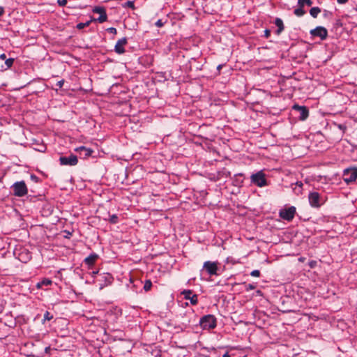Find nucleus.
Instances as JSON below:
<instances>
[{
  "mask_svg": "<svg viewBox=\"0 0 357 357\" xmlns=\"http://www.w3.org/2000/svg\"><path fill=\"white\" fill-rule=\"evenodd\" d=\"M199 325L204 330L213 329L217 326V319L213 314H207L203 316L199 321Z\"/></svg>",
  "mask_w": 357,
  "mask_h": 357,
  "instance_id": "f257e3e1",
  "label": "nucleus"
},
{
  "mask_svg": "<svg viewBox=\"0 0 357 357\" xmlns=\"http://www.w3.org/2000/svg\"><path fill=\"white\" fill-rule=\"evenodd\" d=\"M251 183L255 185L262 188L268 185L266 175L262 171L252 174L250 176Z\"/></svg>",
  "mask_w": 357,
  "mask_h": 357,
  "instance_id": "f03ea898",
  "label": "nucleus"
},
{
  "mask_svg": "<svg viewBox=\"0 0 357 357\" xmlns=\"http://www.w3.org/2000/svg\"><path fill=\"white\" fill-rule=\"evenodd\" d=\"M13 190V194L17 197H23L28 192V190L24 181L15 182L11 187Z\"/></svg>",
  "mask_w": 357,
  "mask_h": 357,
  "instance_id": "7ed1b4c3",
  "label": "nucleus"
},
{
  "mask_svg": "<svg viewBox=\"0 0 357 357\" xmlns=\"http://www.w3.org/2000/svg\"><path fill=\"white\" fill-rule=\"evenodd\" d=\"M296 212V207L291 206L288 208L280 209L279 212V216L282 219L289 222L294 219Z\"/></svg>",
  "mask_w": 357,
  "mask_h": 357,
  "instance_id": "20e7f679",
  "label": "nucleus"
},
{
  "mask_svg": "<svg viewBox=\"0 0 357 357\" xmlns=\"http://www.w3.org/2000/svg\"><path fill=\"white\" fill-rule=\"evenodd\" d=\"M310 34L312 37H317L321 40H325L328 38V30L324 26H318L315 29H311Z\"/></svg>",
  "mask_w": 357,
  "mask_h": 357,
  "instance_id": "39448f33",
  "label": "nucleus"
},
{
  "mask_svg": "<svg viewBox=\"0 0 357 357\" xmlns=\"http://www.w3.org/2000/svg\"><path fill=\"white\" fill-rule=\"evenodd\" d=\"M357 178V169L349 168L344 170L343 179L347 183L354 182Z\"/></svg>",
  "mask_w": 357,
  "mask_h": 357,
  "instance_id": "423d86ee",
  "label": "nucleus"
},
{
  "mask_svg": "<svg viewBox=\"0 0 357 357\" xmlns=\"http://www.w3.org/2000/svg\"><path fill=\"white\" fill-rule=\"evenodd\" d=\"M308 200L310 205L314 208H319L323 204L320 195L317 192H310L308 195Z\"/></svg>",
  "mask_w": 357,
  "mask_h": 357,
  "instance_id": "0eeeda50",
  "label": "nucleus"
},
{
  "mask_svg": "<svg viewBox=\"0 0 357 357\" xmlns=\"http://www.w3.org/2000/svg\"><path fill=\"white\" fill-rule=\"evenodd\" d=\"M182 318H183V321H181V324L183 326L182 330H184L188 326H190L191 323L195 322L197 315L195 314L194 312L192 310L190 312H186Z\"/></svg>",
  "mask_w": 357,
  "mask_h": 357,
  "instance_id": "6e6552de",
  "label": "nucleus"
},
{
  "mask_svg": "<svg viewBox=\"0 0 357 357\" xmlns=\"http://www.w3.org/2000/svg\"><path fill=\"white\" fill-rule=\"evenodd\" d=\"M218 262L217 261H206L204 263L203 268L210 275H218Z\"/></svg>",
  "mask_w": 357,
  "mask_h": 357,
  "instance_id": "1a4fd4ad",
  "label": "nucleus"
},
{
  "mask_svg": "<svg viewBox=\"0 0 357 357\" xmlns=\"http://www.w3.org/2000/svg\"><path fill=\"white\" fill-rule=\"evenodd\" d=\"M292 109L298 113V119L305 121L309 116V109L306 106H300L295 104L292 106Z\"/></svg>",
  "mask_w": 357,
  "mask_h": 357,
  "instance_id": "9d476101",
  "label": "nucleus"
},
{
  "mask_svg": "<svg viewBox=\"0 0 357 357\" xmlns=\"http://www.w3.org/2000/svg\"><path fill=\"white\" fill-rule=\"evenodd\" d=\"M59 162L61 165L75 166L77 164L78 160L75 155L71 154L69 156H61Z\"/></svg>",
  "mask_w": 357,
  "mask_h": 357,
  "instance_id": "9b49d317",
  "label": "nucleus"
},
{
  "mask_svg": "<svg viewBox=\"0 0 357 357\" xmlns=\"http://www.w3.org/2000/svg\"><path fill=\"white\" fill-rule=\"evenodd\" d=\"M192 291L190 289H185L181 291V294L184 296V298L190 300L192 305H197L198 303V298L197 294H192Z\"/></svg>",
  "mask_w": 357,
  "mask_h": 357,
  "instance_id": "f8f14e48",
  "label": "nucleus"
},
{
  "mask_svg": "<svg viewBox=\"0 0 357 357\" xmlns=\"http://www.w3.org/2000/svg\"><path fill=\"white\" fill-rule=\"evenodd\" d=\"M75 151L79 154V156L83 158H86L92 155L94 152L91 148H87L84 146H81L75 149Z\"/></svg>",
  "mask_w": 357,
  "mask_h": 357,
  "instance_id": "ddd939ff",
  "label": "nucleus"
},
{
  "mask_svg": "<svg viewBox=\"0 0 357 357\" xmlns=\"http://www.w3.org/2000/svg\"><path fill=\"white\" fill-rule=\"evenodd\" d=\"M127 43L128 40L126 37L119 39L114 46L115 52L118 54H124L126 52L124 46L127 44Z\"/></svg>",
  "mask_w": 357,
  "mask_h": 357,
  "instance_id": "4468645a",
  "label": "nucleus"
},
{
  "mask_svg": "<svg viewBox=\"0 0 357 357\" xmlns=\"http://www.w3.org/2000/svg\"><path fill=\"white\" fill-rule=\"evenodd\" d=\"M98 258V255L96 253H92L89 256H88L86 258L84 259V261L85 264H86L89 266H93L97 259Z\"/></svg>",
  "mask_w": 357,
  "mask_h": 357,
  "instance_id": "2eb2a0df",
  "label": "nucleus"
},
{
  "mask_svg": "<svg viewBox=\"0 0 357 357\" xmlns=\"http://www.w3.org/2000/svg\"><path fill=\"white\" fill-rule=\"evenodd\" d=\"M275 24L278 27L275 33L280 35L284 29L283 21L280 18L277 17L275 20Z\"/></svg>",
  "mask_w": 357,
  "mask_h": 357,
  "instance_id": "dca6fc26",
  "label": "nucleus"
},
{
  "mask_svg": "<svg viewBox=\"0 0 357 357\" xmlns=\"http://www.w3.org/2000/svg\"><path fill=\"white\" fill-rule=\"evenodd\" d=\"M102 281H104V284H100V289H102L104 286H107V284H112V282L113 281V278H112V275H110L109 273L104 274L102 276Z\"/></svg>",
  "mask_w": 357,
  "mask_h": 357,
  "instance_id": "f3484780",
  "label": "nucleus"
},
{
  "mask_svg": "<svg viewBox=\"0 0 357 357\" xmlns=\"http://www.w3.org/2000/svg\"><path fill=\"white\" fill-rule=\"evenodd\" d=\"M14 61H15V59L13 58L6 59L5 60L6 68L2 69V70H6L10 68L13 66Z\"/></svg>",
  "mask_w": 357,
  "mask_h": 357,
  "instance_id": "a211bd4d",
  "label": "nucleus"
},
{
  "mask_svg": "<svg viewBox=\"0 0 357 357\" xmlns=\"http://www.w3.org/2000/svg\"><path fill=\"white\" fill-rule=\"evenodd\" d=\"M321 12V9L319 7H312L310 10V14L312 17L314 18H316L318 15V14Z\"/></svg>",
  "mask_w": 357,
  "mask_h": 357,
  "instance_id": "6ab92c4d",
  "label": "nucleus"
},
{
  "mask_svg": "<svg viewBox=\"0 0 357 357\" xmlns=\"http://www.w3.org/2000/svg\"><path fill=\"white\" fill-rule=\"evenodd\" d=\"M294 13L298 17H301L305 14V11L303 9V7L299 6V8L294 10Z\"/></svg>",
  "mask_w": 357,
  "mask_h": 357,
  "instance_id": "aec40b11",
  "label": "nucleus"
},
{
  "mask_svg": "<svg viewBox=\"0 0 357 357\" xmlns=\"http://www.w3.org/2000/svg\"><path fill=\"white\" fill-rule=\"evenodd\" d=\"M93 12L95 13H98L100 15L104 13H106L105 8L102 6H95L93 8Z\"/></svg>",
  "mask_w": 357,
  "mask_h": 357,
  "instance_id": "412c9836",
  "label": "nucleus"
},
{
  "mask_svg": "<svg viewBox=\"0 0 357 357\" xmlns=\"http://www.w3.org/2000/svg\"><path fill=\"white\" fill-rule=\"evenodd\" d=\"M107 15L106 13H104L98 17V18L96 20V21H98L99 23H102L104 22L107 21ZM93 20L96 21V19H93L92 21Z\"/></svg>",
  "mask_w": 357,
  "mask_h": 357,
  "instance_id": "4be33fe9",
  "label": "nucleus"
},
{
  "mask_svg": "<svg viewBox=\"0 0 357 357\" xmlns=\"http://www.w3.org/2000/svg\"><path fill=\"white\" fill-rule=\"evenodd\" d=\"M53 319V315L48 311H46L43 316V323L44 324L45 321H50Z\"/></svg>",
  "mask_w": 357,
  "mask_h": 357,
  "instance_id": "5701e85b",
  "label": "nucleus"
},
{
  "mask_svg": "<svg viewBox=\"0 0 357 357\" xmlns=\"http://www.w3.org/2000/svg\"><path fill=\"white\" fill-rule=\"evenodd\" d=\"M305 3L307 6H310L312 4V1L311 0H298V4L301 7H303Z\"/></svg>",
  "mask_w": 357,
  "mask_h": 357,
  "instance_id": "b1692460",
  "label": "nucleus"
},
{
  "mask_svg": "<svg viewBox=\"0 0 357 357\" xmlns=\"http://www.w3.org/2000/svg\"><path fill=\"white\" fill-rule=\"evenodd\" d=\"M92 22V20H89V21H87L85 23H79L77 24L76 27L77 29H82L85 27H87L89 26V24H91V22Z\"/></svg>",
  "mask_w": 357,
  "mask_h": 357,
  "instance_id": "393cba45",
  "label": "nucleus"
},
{
  "mask_svg": "<svg viewBox=\"0 0 357 357\" xmlns=\"http://www.w3.org/2000/svg\"><path fill=\"white\" fill-rule=\"evenodd\" d=\"M109 222L111 224H116L119 222V217L116 214H113L112 215H109Z\"/></svg>",
  "mask_w": 357,
  "mask_h": 357,
  "instance_id": "a878e982",
  "label": "nucleus"
},
{
  "mask_svg": "<svg viewBox=\"0 0 357 357\" xmlns=\"http://www.w3.org/2000/svg\"><path fill=\"white\" fill-rule=\"evenodd\" d=\"M152 282L150 280H146L144 284V289L145 291H148L151 289Z\"/></svg>",
  "mask_w": 357,
  "mask_h": 357,
  "instance_id": "bb28decb",
  "label": "nucleus"
},
{
  "mask_svg": "<svg viewBox=\"0 0 357 357\" xmlns=\"http://www.w3.org/2000/svg\"><path fill=\"white\" fill-rule=\"evenodd\" d=\"M123 8L128 7V8H130L132 9H135L134 1H127L126 2L124 3V4H123Z\"/></svg>",
  "mask_w": 357,
  "mask_h": 357,
  "instance_id": "cd10ccee",
  "label": "nucleus"
},
{
  "mask_svg": "<svg viewBox=\"0 0 357 357\" xmlns=\"http://www.w3.org/2000/svg\"><path fill=\"white\" fill-rule=\"evenodd\" d=\"M40 284L43 286H49L52 284V281L49 278H44L40 281Z\"/></svg>",
  "mask_w": 357,
  "mask_h": 357,
  "instance_id": "c85d7f7f",
  "label": "nucleus"
},
{
  "mask_svg": "<svg viewBox=\"0 0 357 357\" xmlns=\"http://www.w3.org/2000/svg\"><path fill=\"white\" fill-rule=\"evenodd\" d=\"M333 16V13L331 11L324 10V17L326 18H330Z\"/></svg>",
  "mask_w": 357,
  "mask_h": 357,
  "instance_id": "c756f323",
  "label": "nucleus"
},
{
  "mask_svg": "<svg viewBox=\"0 0 357 357\" xmlns=\"http://www.w3.org/2000/svg\"><path fill=\"white\" fill-rule=\"evenodd\" d=\"M256 288V285L254 284H248L245 285V289L246 291H250L255 289Z\"/></svg>",
  "mask_w": 357,
  "mask_h": 357,
  "instance_id": "7c9ffc66",
  "label": "nucleus"
},
{
  "mask_svg": "<svg viewBox=\"0 0 357 357\" xmlns=\"http://www.w3.org/2000/svg\"><path fill=\"white\" fill-rule=\"evenodd\" d=\"M106 31L110 33H113L116 35L117 33V30L114 27H109L106 29Z\"/></svg>",
  "mask_w": 357,
  "mask_h": 357,
  "instance_id": "2f4dec72",
  "label": "nucleus"
},
{
  "mask_svg": "<svg viewBox=\"0 0 357 357\" xmlns=\"http://www.w3.org/2000/svg\"><path fill=\"white\" fill-rule=\"evenodd\" d=\"M250 275L253 277H259L260 271L259 270H254L250 273Z\"/></svg>",
  "mask_w": 357,
  "mask_h": 357,
  "instance_id": "473e14b6",
  "label": "nucleus"
},
{
  "mask_svg": "<svg viewBox=\"0 0 357 357\" xmlns=\"http://www.w3.org/2000/svg\"><path fill=\"white\" fill-rule=\"evenodd\" d=\"M226 262L228 264L231 263L232 264H235L237 263V261L233 257H231L227 258Z\"/></svg>",
  "mask_w": 357,
  "mask_h": 357,
  "instance_id": "72a5a7b5",
  "label": "nucleus"
},
{
  "mask_svg": "<svg viewBox=\"0 0 357 357\" xmlns=\"http://www.w3.org/2000/svg\"><path fill=\"white\" fill-rule=\"evenodd\" d=\"M57 3L60 6H64L67 3V0H57Z\"/></svg>",
  "mask_w": 357,
  "mask_h": 357,
  "instance_id": "f704fd0d",
  "label": "nucleus"
},
{
  "mask_svg": "<svg viewBox=\"0 0 357 357\" xmlns=\"http://www.w3.org/2000/svg\"><path fill=\"white\" fill-rule=\"evenodd\" d=\"M165 22L162 21V20H158L155 23V25L158 27H162L163 26Z\"/></svg>",
  "mask_w": 357,
  "mask_h": 357,
  "instance_id": "c9c22d12",
  "label": "nucleus"
},
{
  "mask_svg": "<svg viewBox=\"0 0 357 357\" xmlns=\"http://www.w3.org/2000/svg\"><path fill=\"white\" fill-rule=\"evenodd\" d=\"M63 84H64V79H61V80L57 82V83L56 84V86L58 87L59 89H61L63 86Z\"/></svg>",
  "mask_w": 357,
  "mask_h": 357,
  "instance_id": "e433bc0d",
  "label": "nucleus"
},
{
  "mask_svg": "<svg viewBox=\"0 0 357 357\" xmlns=\"http://www.w3.org/2000/svg\"><path fill=\"white\" fill-rule=\"evenodd\" d=\"M270 36H271V31L269 29H265L264 30V36L266 38H268L270 37Z\"/></svg>",
  "mask_w": 357,
  "mask_h": 357,
  "instance_id": "4c0bfd02",
  "label": "nucleus"
},
{
  "mask_svg": "<svg viewBox=\"0 0 357 357\" xmlns=\"http://www.w3.org/2000/svg\"><path fill=\"white\" fill-rule=\"evenodd\" d=\"M46 149V147L45 145H41L40 148L37 149V150L40 152H45Z\"/></svg>",
  "mask_w": 357,
  "mask_h": 357,
  "instance_id": "58836bf2",
  "label": "nucleus"
},
{
  "mask_svg": "<svg viewBox=\"0 0 357 357\" xmlns=\"http://www.w3.org/2000/svg\"><path fill=\"white\" fill-rule=\"evenodd\" d=\"M31 178L32 181H33L35 182H38V181H39L38 177L33 174L31 176Z\"/></svg>",
  "mask_w": 357,
  "mask_h": 357,
  "instance_id": "ea45409f",
  "label": "nucleus"
},
{
  "mask_svg": "<svg viewBox=\"0 0 357 357\" xmlns=\"http://www.w3.org/2000/svg\"><path fill=\"white\" fill-rule=\"evenodd\" d=\"M223 66H224V64H220L217 66V70L218 71V75L220 74V70L222 68Z\"/></svg>",
  "mask_w": 357,
  "mask_h": 357,
  "instance_id": "a19ab883",
  "label": "nucleus"
},
{
  "mask_svg": "<svg viewBox=\"0 0 357 357\" xmlns=\"http://www.w3.org/2000/svg\"><path fill=\"white\" fill-rule=\"evenodd\" d=\"M4 13H5L4 8L3 6H0V17L3 15Z\"/></svg>",
  "mask_w": 357,
  "mask_h": 357,
  "instance_id": "79ce46f5",
  "label": "nucleus"
},
{
  "mask_svg": "<svg viewBox=\"0 0 357 357\" xmlns=\"http://www.w3.org/2000/svg\"><path fill=\"white\" fill-rule=\"evenodd\" d=\"M349 0H337V3L340 4H344L346 3Z\"/></svg>",
  "mask_w": 357,
  "mask_h": 357,
  "instance_id": "37998d69",
  "label": "nucleus"
},
{
  "mask_svg": "<svg viewBox=\"0 0 357 357\" xmlns=\"http://www.w3.org/2000/svg\"><path fill=\"white\" fill-rule=\"evenodd\" d=\"M0 59H1V60H6V55L4 53L1 54L0 55Z\"/></svg>",
  "mask_w": 357,
  "mask_h": 357,
  "instance_id": "c03bdc74",
  "label": "nucleus"
},
{
  "mask_svg": "<svg viewBox=\"0 0 357 357\" xmlns=\"http://www.w3.org/2000/svg\"><path fill=\"white\" fill-rule=\"evenodd\" d=\"M36 287L37 289H42L43 286L40 284V282H38L36 284Z\"/></svg>",
  "mask_w": 357,
  "mask_h": 357,
  "instance_id": "a18cd8bd",
  "label": "nucleus"
},
{
  "mask_svg": "<svg viewBox=\"0 0 357 357\" xmlns=\"http://www.w3.org/2000/svg\"><path fill=\"white\" fill-rule=\"evenodd\" d=\"M50 350H51L50 347H45V352L46 354H49V353H50Z\"/></svg>",
  "mask_w": 357,
  "mask_h": 357,
  "instance_id": "49530a36",
  "label": "nucleus"
},
{
  "mask_svg": "<svg viewBox=\"0 0 357 357\" xmlns=\"http://www.w3.org/2000/svg\"><path fill=\"white\" fill-rule=\"evenodd\" d=\"M224 174H225V175L226 176H230V175H231V173H230V172H229V171H225V172H224Z\"/></svg>",
  "mask_w": 357,
  "mask_h": 357,
  "instance_id": "de8ad7c7",
  "label": "nucleus"
},
{
  "mask_svg": "<svg viewBox=\"0 0 357 357\" xmlns=\"http://www.w3.org/2000/svg\"><path fill=\"white\" fill-rule=\"evenodd\" d=\"M222 357H230V356L229 355L228 352L225 353Z\"/></svg>",
  "mask_w": 357,
  "mask_h": 357,
  "instance_id": "09e8293b",
  "label": "nucleus"
},
{
  "mask_svg": "<svg viewBox=\"0 0 357 357\" xmlns=\"http://www.w3.org/2000/svg\"><path fill=\"white\" fill-rule=\"evenodd\" d=\"M296 185H298V186H300V187H302V186H303V183H302V182H297V183H296Z\"/></svg>",
  "mask_w": 357,
  "mask_h": 357,
  "instance_id": "8fccbe9b",
  "label": "nucleus"
},
{
  "mask_svg": "<svg viewBox=\"0 0 357 357\" xmlns=\"http://www.w3.org/2000/svg\"><path fill=\"white\" fill-rule=\"evenodd\" d=\"M97 273H98V271H93V272H92L93 275H96Z\"/></svg>",
  "mask_w": 357,
  "mask_h": 357,
  "instance_id": "3c124183",
  "label": "nucleus"
}]
</instances>
